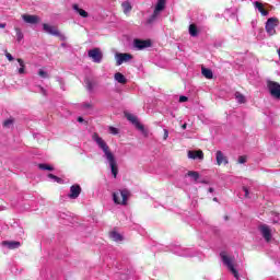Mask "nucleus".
<instances>
[{
    "label": "nucleus",
    "instance_id": "obj_25",
    "mask_svg": "<svg viewBox=\"0 0 280 280\" xmlns=\"http://www.w3.org/2000/svg\"><path fill=\"white\" fill-rule=\"evenodd\" d=\"M4 246H8L11 250H14V248H19L21 246V242L19 241H11V242H4Z\"/></svg>",
    "mask_w": 280,
    "mask_h": 280
},
{
    "label": "nucleus",
    "instance_id": "obj_6",
    "mask_svg": "<svg viewBox=\"0 0 280 280\" xmlns=\"http://www.w3.org/2000/svg\"><path fill=\"white\" fill-rule=\"evenodd\" d=\"M276 27H279V19L269 18L265 25V30H266L268 36H275V34H277Z\"/></svg>",
    "mask_w": 280,
    "mask_h": 280
},
{
    "label": "nucleus",
    "instance_id": "obj_47",
    "mask_svg": "<svg viewBox=\"0 0 280 280\" xmlns=\"http://www.w3.org/2000/svg\"><path fill=\"white\" fill-rule=\"evenodd\" d=\"M77 121H79V124H83L84 122V118H82V116H79Z\"/></svg>",
    "mask_w": 280,
    "mask_h": 280
},
{
    "label": "nucleus",
    "instance_id": "obj_20",
    "mask_svg": "<svg viewBox=\"0 0 280 280\" xmlns=\"http://www.w3.org/2000/svg\"><path fill=\"white\" fill-rule=\"evenodd\" d=\"M201 75H203V78H207V80H213V71L209 68H201Z\"/></svg>",
    "mask_w": 280,
    "mask_h": 280
},
{
    "label": "nucleus",
    "instance_id": "obj_14",
    "mask_svg": "<svg viewBox=\"0 0 280 280\" xmlns=\"http://www.w3.org/2000/svg\"><path fill=\"white\" fill-rule=\"evenodd\" d=\"M215 160H217V165H229V158L224 154L222 151H217L215 153Z\"/></svg>",
    "mask_w": 280,
    "mask_h": 280
},
{
    "label": "nucleus",
    "instance_id": "obj_13",
    "mask_svg": "<svg viewBox=\"0 0 280 280\" xmlns=\"http://www.w3.org/2000/svg\"><path fill=\"white\" fill-rule=\"evenodd\" d=\"M258 231H260V234L266 242H270L272 240V230H270V226L266 224L259 225Z\"/></svg>",
    "mask_w": 280,
    "mask_h": 280
},
{
    "label": "nucleus",
    "instance_id": "obj_53",
    "mask_svg": "<svg viewBox=\"0 0 280 280\" xmlns=\"http://www.w3.org/2000/svg\"><path fill=\"white\" fill-rule=\"evenodd\" d=\"M213 202H218V197H214V198H213Z\"/></svg>",
    "mask_w": 280,
    "mask_h": 280
},
{
    "label": "nucleus",
    "instance_id": "obj_54",
    "mask_svg": "<svg viewBox=\"0 0 280 280\" xmlns=\"http://www.w3.org/2000/svg\"><path fill=\"white\" fill-rule=\"evenodd\" d=\"M61 47H67V44H66V43H62V44H61Z\"/></svg>",
    "mask_w": 280,
    "mask_h": 280
},
{
    "label": "nucleus",
    "instance_id": "obj_45",
    "mask_svg": "<svg viewBox=\"0 0 280 280\" xmlns=\"http://www.w3.org/2000/svg\"><path fill=\"white\" fill-rule=\"evenodd\" d=\"M187 100H189L187 96H179L180 103H185V102H187Z\"/></svg>",
    "mask_w": 280,
    "mask_h": 280
},
{
    "label": "nucleus",
    "instance_id": "obj_5",
    "mask_svg": "<svg viewBox=\"0 0 280 280\" xmlns=\"http://www.w3.org/2000/svg\"><path fill=\"white\" fill-rule=\"evenodd\" d=\"M220 257H221L224 266H226V268L230 270V272H232L233 277L236 280H240V272H237V269H235V266L233 265V258L228 256L225 252H221Z\"/></svg>",
    "mask_w": 280,
    "mask_h": 280
},
{
    "label": "nucleus",
    "instance_id": "obj_36",
    "mask_svg": "<svg viewBox=\"0 0 280 280\" xmlns=\"http://www.w3.org/2000/svg\"><path fill=\"white\" fill-rule=\"evenodd\" d=\"M109 132H110V135H119V129H117L115 127H109Z\"/></svg>",
    "mask_w": 280,
    "mask_h": 280
},
{
    "label": "nucleus",
    "instance_id": "obj_33",
    "mask_svg": "<svg viewBox=\"0 0 280 280\" xmlns=\"http://www.w3.org/2000/svg\"><path fill=\"white\" fill-rule=\"evenodd\" d=\"M38 77L43 78L45 80V79L49 78V74L47 73V71H45L43 69H39L38 70Z\"/></svg>",
    "mask_w": 280,
    "mask_h": 280
},
{
    "label": "nucleus",
    "instance_id": "obj_50",
    "mask_svg": "<svg viewBox=\"0 0 280 280\" xmlns=\"http://www.w3.org/2000/svg\"><path fill=\"white\" fill-rule=\"evenodd\" d=\"M0 27L1 28L5 27V23H0Z\"/></svg>",
    "mask_w": 280,
    "mask_h": 280
},
{
    "label": "nucleus",
    "instance_id": "obj_12",
    "mask_svg": "<svg viewBox=\"0 0 280 280\" xmlns=\"http://www.w3.org/2000/svg\"><path fill=\"white\" fill-rule=\"evenodd\" d=\"M268 89L271 97H276V100L280 98V84L271 81L268 83Z\"/></svg>",
    "mask_w": 280,
    "mask_h": 280
},
{
    "label": "nucleus",
    "instance_id": "obj_8",
    "mask_svg": "<svg viewBox=\"0 0 280 280\" xmlns=\"http://www.w3.org/2000/svg\"><path fill=\"white\" fill-rule=\"evenodd\" d=\"M88 56L92 59V62H95L96 65H100L104 59V54L100 48L90 49Z\"/></svg>",
    "mask_w": 280,
    "mask_h": 280
},
{
    "label": "nucleus",
    "instance_id": "obj_26",
    "mask_svg": "<svg viewBox=\"0 0 280 280\" xmlns=\"http://www.w3.org/2000/svg\"><path fill=\"white\" fill-rule=\"evenodd\" d=\"M234 97L238 104H246V96L240 92H235Z\"/></svg>",
    "mask_w": 280,
    "mask_h": 280
},
{
    "label": "nucleus",
    "instance_id": "obj_42",
    "mask_svg": "<svg viewBox=\"0 0 280 280\" xmlns=\"http://www.w3.org/2000/svg\"><path fill=\"white\" fill-rule=\"evenodd\" d=\"M85 84H86L89 91H93V83H92L91 81L88 80V81L85 82Z\"/></svg>",
    "mask_w": 280,
    "mask_h": 280
},
{
    "label": "nucleus",
    "instance_id": "obj_24",
    "mask_svg": "<svg viewBox=\"0 0 280 280\" xmlns=\"http://www.w3.org/2000/svg\"><path fill=\"white\" fill-rule=\"evenodd\" d=\"M109 237L114 241V242H122L124 241V236L121 234H119L118 232H110L109 233Z\"/></svg>",
    "mask_w": 280,
    "mask_h": 280
},
{
    "label": "nucleus",
    "instance_id": "obj_40",
    "mask_svg": "<svg viewBox=\"0 0 280 280\" xmlns=\"http://www.w3.org/2000/svg\"><path fill=\"white\" fill-rule=\"evenodd\" d=\"M170 137V131L167 129H164V136H163V140L167 141V138Z\"/></svg>",
    "mask_w": 280,
    "mask_h": 280
},
{
    "label": "nucleus",
    "instance_id": "obj_29",
    "mask_svg": "<svg viewBox=\"0 0 280 280\" xmlns=\"http://www.w3.org/2000/svg\"><path fill=\"white\" fill-rule=\"evenodd\" d=\"M18 62H19V65H20V69H19V73L20 74H23V73H25V61H23V59H18Z\"/></svg>",
    "mask_w": 280,
    "mask_h": 280
},
{
    "label": "nucleus",
    "instance_id": "obj_1",
    "mask_svg": "<svg viewBox=\"0 0 280 280\" xmlns=\"http://www.w3.org/2000/svg\"><path fill=\"white\" fill-rule=\"evenodd\" d=\"M92 140L96 142V145L104 153V159H106V163H108L114 178H117V174H119V168L117 167V160L115 159V154H113L110 148L108 147L106 141H104V139L100 137V135L93 133Z\"/></svg>",
    "mask_w": 280,
    "mask_h": 280
},
{
    "label": "nucleus",
    "instance_id": "obj_43",
    "mask_svg": "<svg viewBox=\"0 0 280 280\" xmlns=\"http://www.w3.org/2000/svg\"><path fill=\"white\" fill-rule=\"evenodd\" d=\"M3 126H4L5 128H8V126H12V119H7V120H4Z\"/></svg>",
    "mask_w": 280,
    "mask_h": 280
},
{
    "label": "nucleus",
    "instance_id": "obj_4",
    "mask_svg": "<svg viewBox=\"0 0 280 280\" xmlns=\"http://www.w3.org/2000/svg\"><path fill=\"white\" fill-rule=\"evenodd\" d=\"M130 197V190L121 189L113 194V200L115 205H122L126 207L128 205V198Z\"/></svg>",
    "mask_w": 280,
    "mask_h": 280
},
{
    "label": "nucleus",
    "instance_id": "obj_52",
    "mask_svg": "<svg viewBox=\"0 0 280 280\" xmlns=\"http://www.w3.org/2000/svg\"><path fill=\"white\" fill-rule=\"evenodd\" d=\"M40 91L45 95V89L40 88Z\"/></svg>",
    "mask_w": 280,
    "mask_h": 280
},
{
    "label": "nucleus",
    "instance_id": "obj_39",
    "mask_svg": "<svg viewBox=\"0 0 280 280\" xmlns=\"http://www.w3.org/2000/svg\"><path fill=\"white\" fill-rule=\"evenodd\" d=\"M55 36H58L60 40H67V36H65V34L60 33L59 31H58V35H55Z\"/></svg>",
    "mask_w": 280,
    "mask_h": 280
},
{
    "label": "nucleus",
    "instance_id": "obj_31",
    "mask_svg": "<svg viewBox=\"0 0 280 280\" xmlns=\"http://www.w3.org/2000/svg\"><path fill=\"white\" fill-rule=\"evenodd\" d=\"M16 32V40L18 43H21V40L24 38L23 32H21V28H15Z\"/></svg>",
    "mask_w": 280,
    "mask_h": 280
},
{
    "label": "nucleus",
    "instance_id": "obj_55",
    "mask_svg": "<svg viewBox=\"0 0 280 280\" xmlns=\"http://www.w3.org/2000/svg\"><path fill=\"white\" fill-rule=\"evenodd\" d=\"M0 211H3V208H2V207H0Z\"/></svg>",
    "mask_w": 280,
    "mask_h": 280
},
{
    "label": "nucleus",
    "instance_id": "obj_15",
    "mask_svg": "<svg viewBox=\"0 0 280 280\" xmlns=\"http://www.w3.org/2000/svg\"><path fill=\"white\" fill-rule=\"evenodd\" d=\"M43 30L46 34H50V36H58V28H56V26L43 24Z\"/></svg>",
    "mask_w": 280,
    "mask_h": 280
},
{
    "label": "nucleus",
    "instance_id": "obj_17",
    "mask_svg": "<svg viewBox=\"0 0 280 280\" xmlns=\"http://www.w3.org/2000/svg\"><path fill=\"white\" fill-rule=\"evenodd\" d=\"M22 19L25 23H30L31 25H36V23H38V16L36 15L24 14L22 15Z\"/></svg>",
    "mask_w": 280,
    "mask_h": 280
},
{
    "label": "nucleus",
    "instance_id": "obj_10",
    "mask_svg": "<svg viewBox=\"0 0 280 280\" xmlns=\"http://www.w3.org/2000/svg\"><path fill=\"white\" fill-rule=\"evenodd\" d=\"M127 119L128 121H131V124H133L136 128H138V130H140V132L144 135V137H148V130H145V127L141 122H139V119H137V116L132 114H128Z\"/></svg>",
    "mask_w": 280,
    "mask_h": 280
},
{
    "label": "nucleus",
    "instance_id": "obj_37",
    "mask_svg": "<svg viewBox=\"0 0 280 280\" xmlns=\"http://www.w3.org/2000/svg\"><path fill=\"white\" fill-rule=\"evenodd\" d=\"M57 81H58L59 84H60V89H61L62 91H65V81L62 80V78H57Z\"/></svg>",
    "mask_w": 280,
    "mask_h": 280
},
{
    "label": "nucleus",
    "instance_id": "obj_28",
    "mask_svg": "<svg viewBox=\"0 0 280 280\" xmlns=\"http://www.w3.org/2000/svg\"><path fill=\"white\" fill-rule=\"evenodd\" d=\"M81 110H93V103L85 102L80 105Z\"/></svg>",
    "mask_w": 280,
    "mask_h": 280
},
{
    "label": "nucleus",
    "instance_id": "obj_23",
    "mask_svg": "<svg viewBox=\"0 0 280 280\" xmlns=\"http://www.w3.org/2000/svg\"><path fill=\"white\" fill-rule=\"evenodd\" d=\"M121 8L125 14H130V12L132 11V4H130V1L122 2Z\"/></svg>",
    "mask_w": 280,
    "mask_h": 280
},
{
    "label": "nucleus",
    "instance_id": "obj_51",
    "mask_svg": "<svg viewBox=\"0 0 280 280\" xmlns=\"http://www.w3.org/2000/svg\"><path fill=\"white\" fill-rule=\"evenodd\" d=\"M208 191H209L210 194H213V188L210 187V188L208 189Z\"/></svg>",
    "mask_w": 280,
    "mask_h": 280
},
{
    "label": "nucleus",
    "instance_id": "obj_9",
    "mask_svg": "<svg viewBox=\"0 0 280 280\" xmlns=\"http://www.w3.org/2000/svg\"><path fill=\"white\" fill-rule=\"evenodd\" d=\"M115 59H116V66L121 67L124 62H129V60H132V55L128 52H116Z\"/></svg>",
    "mask_w": 280,
    "mask_h": 280
},
{
    "label": "nucleus",
    "instance_id": "obj_30",
    "mask_svg": "<svg viewBox=\"0 0 280 280\" xmlns=\"http://www.w3.org/2000/svg\"><path fill=\"white\" fill-rule=\"evenodd\" d=\"M253 4H254L255 10H258V12L261 13L264 11V4H261V2L254 1Z\"/></svg>",
    "mask_w": 280,
    "mask_h": 280
},
{
    "label": "nucleus",
    "instance_id": "obj_44",
    "mask_svg": "<svg viewBox=\"0 0 280 280\" xmlns=\"http://www.w3.org/2000/svg\"><path fill=\"white\" fill-rule=\"evenodd\" d=\"M238 163H241V164L246 163V158L245 156H240L238 158Z\"/></svg>",
    "mask_w": 280,
    "mask_h": 280
},
{
    "label": "nucleus",
    "instance_id": "obj_41",
    "mask_svg": "<svg viewBox=\"0 0 280 280\" xmlns=\"http://www.w3.org/2000/svg\"><path fill=\"white\" fill-rule=\"evenodd\" d=\"M5 57H7V60H9L10 62L14 60V57L10 52H5Z\"/></svg>",
    "mask_w": 280,
    "mask_h": 280
},
{
    "label": "nucleus",
    "instance_id": "obj_48",
    "mask_svg": "<svg viewBox=\"0 0 280 280\" xmlns=\"http://www.w3.org/2000/svg\"><path fill=\"white\" fill-rule=\"evenodd\" d=\"M55 183H62V178L59 177V179H55Z\"/></svg>",
    "mask_w": 280,
    "mask_h": 280
},
{
    "label": "nucleus",
    "instance_id": "obj_22",
    "mask_svg": "<svg viewBox=\"0 0 280 280\" xmlns=\"http://www.w3.org/2000/svg\"><path fill=\"white\" fill-rule=\"evenodd\" d=\"M224 14L228 19H237V9H226Z\"/></svg>",
    "mask_w": 280,
    "mask_h": 280
},
{
    "label": "nucleus",
    "instance_id": "obj_38",
    "mask_svg": "<svg viewBox=\"0 0 280 280\" xmlns=\"http://www.w3.org/2000/svg\"><path fill=\"white\" fill-rule=\"evenodd\" d=\"M48 178H50L51 180L56 182V180H60V177L54 175V174H48Z\"/></svg>",
    "mask_w": 280,
    "mask_h": 280
},
{
    "label": "nucleus",
    "instance_id": "obj_19",
    "mask_svg": "<svg viewBox=\"0 0 280 280\" xmlns=\"http://www.w3.org/2000/svg\"><path fill=\"white\" fill-rule=\"evenodd\" d=\"M184 178H191L194 183H198V178H200V173L196 171H189Z\"/></svg>",
    "mask_w": 280,
    "mask_h": 280
},
{
    "label": "nucleus",
    "instance_id": "obj_2",
    "mask_svg": "<svg viewBox=\"0 0 280 280\" xmlns=\"http://www.w3.org/2000/svg\"><path fill=\"white\" fill-rule=\"evenodd\" d=\"M153 250H158L159 253H173V255H177L178 257H198V255H200V252L195 248L179 245L165 246L158 244L153 247Z\"/></svg>",
    "mask_w": 280,
    "mask_h": 280
},
{
    "label": "nucleus",
    "instance_id": "obj_11",
    "mask_svg": "<svg viewBox=\"0 0 280 280\" xmlns=\"http://www.w3.org/2000/svg\"><path fill=\"white\" fill-rule=\"evenodd\" d=\"M81 194H82V187L80 186V184H74L70 187V192L68 194V198H70V200H78Z\"/></svg>",
    "mask_w": 280,
    "mask_h": 280
},
{
    "label": "nucleus",
    "instance_id": "obj_35",
    "mask_svg": "<svg viewBox=\"0 0 280 280\" xmlns=\"http://www.w3.org/2000/svg\"><path fill=\"white\" fill-rule=\"evenodd\" d=\"M243 191L245 194V198H250V190H248V187L243 186Z\"/></svg>",
    "mask_w": 280,
    "mask_h": 280
},
{
    "label": "nucleus",
    "instance_id": "obj_21",
    "mask_svg": "<svg viewBox=\"0 0 280 280\" xmlns=\"http://www.w3.org/2000/svg\"><path fill=\"white\" fill-rule=\"evenodd\" d=\"M114 80H116L118 84H126V82H128V79H126V77L120 72L115 73Z\"/></svg>",
    "mask_w": 280,
    "mask_h": 280
},
{
    "label": "nucleus",
    "instance_id": "obj_46",
    "mask_svg": "<svg viewBox=\"0 0 280 280\" xmlns=\"http://www.w3.org/2000/svg\"><path fill=\"white\" fill-rule=\"evenodd\" d=\"M260 14H261L262 16H268L269 12L266 11L265 9H262V11H260Z\"/></svg>",
    "mask_w": 280,
    "mask_h": 280
},
{
    "label": "nucleus",
    "instance_id": "obj_3",
    "mask_svg": "<svg viewBox=\"0 0 280 280\" xmlns=\"http://www.w3.org/2000/svg\"><path fill=\"white\" fill-rule=\"evenodd\" d=\"M166 7H167V0H158L154 7V11L152 15L147 20V23L149 25H152V23H154V21L159 19V15L161 14V12L165 10Z\"/></svg>",
    "mask_w": 280,
    "mask_h": 280
},
{
    "label": "nucleus",
    "instance_id": "obj_34",
    "mask_svg": "<svg viewBox=\"0 0 280 280\" xmlns=\"http://www.w3.org/2000/svg\"><path fill=\"white\" fill-rule=\"evenodd\" d=\"M59 219L60 220H66V222H69V220H71V217L65 212H60L59 213Z\"/></svg>",
    "mask_w": 280,
    "mask_h": 280
},
{
    "label": "nucleus",
    "instance_id": "obj_7",
    "mask_svg": "<svg viewBox=\"0 0 280 280\" xmlns=\"http://www.w3.org/2000/svg\"><path fill=\"white\" fill-rule=\"evenodd\" d=\"M148 47H152V40L139 38L133 39L132 49H135V51H143V49H148Z\"/></svg>",
    "mask_w": 280,
    "mask_h": 280
},
{
    "label": "nucleus",
    "instance_id": "obj_32",
    "mask_svg": "<svg viewBox=\"0 0 280 280\" xmlns=\"http://www.w3.org/2000/svg\"><path fill=\"white\" fill-rule=\"evenodd\" d=\"M38 167L43 171L54 172V168L48 164H38Z\"/></svg>",
    "mask_w": 280,
    "mask_h": 280
},
{
    "label": "nucleus",
    "instance_id": "obj_18",
    "mask_svg": "<svg viewBox=\"0 0 280 280\" xmlns=\"http://www.w3.org/2000/svg\"><path fill=\"white\" fill-rule=\"evenodd\" d=\"M188 159H205V154L202 153V151H188Z\"/></svg>",
    "mask_w": 280,
    "mask_h": 280
},
{
    "label": "nucleus",
    "instance_id": "obj_16",
    "mask_svg": "<svg viewBox=\"0 0 280 280\" xmlns=\"http://www.w3.org/2000/svg\"><path fill=\"white\" fill-rule=\"evenodd\" d=\"M72 9L77 14H79V16H81V19H89V12H86L84 9H81L80 5L73 4Z\"/></svg>",
    "mask_w": 280,
    "mask_h": 280
},
{
    "label": "nucleus",
    "instance_id": "obj_27",
    "mask_svg": "<svg viewBox=\"0 0 280 280\" xmlns=\"http://www.w3.org/2000/svg\"><path fill=\"white\" fill-rule=\"evenodd\" d=\"M188 32H189L190 36L196 38V36H198V26H196V24H190Z\"/></svg>",
    "mask_w": 280,
    "mask_h": 280
},
{
    "label": "nucleus",
    "instance_id": "obj_49",
    "mask_svg": "<svg viewBox=\"0 0 280 280\" xmlns=\"http://www.w3.org/2000/svg\"><path fill=\"white\" fill-rule=\"evenodd\" d=\"M182 128H183V130H186V129H187V124H184V125L182 126Z\"/></svg>",
    "mask_w": 280,
    "mask_h": 280
}]
</instances>
